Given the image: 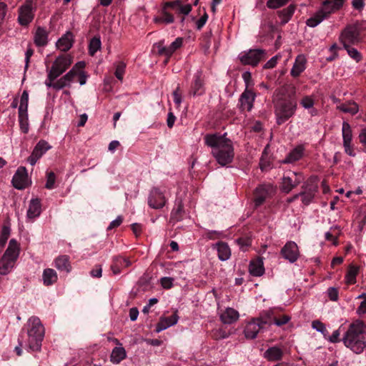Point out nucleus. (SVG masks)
Returning <instances> with one entry per match:
<instances>
[{"label":"nucleus","mask_w":366,"mask_h":366,"mask_svg":"<svg viewBox=\"0 0 366 366\" xmlns=\"http://www.w3.org/2000/svg\"><path fill=\"white\" fill-rule=\"evenodd\" d=\"M205 144L212 148V154L222 166L232 162L234 157V149L230 139L226 134H207L204 138Z\"/></svg>","instance_id":"obj_1"},{"label":"nucleus","mask_w":366,"mask_h":366,"mask_svg":"<svg viewBox=\"0 0 366 366\" xmlns=\"http://www.w3.org/2000/svg\"><path fill=\"white\" fill-rule=\"evenodd\" d=\"M365 324L357 320L350 324L342 337L344 345L356 354H360L366 347V339L364 335Z\"/></svg>","instance_id":"obj_2"},{"label":"nucleus","mask_w":366,"mask_h":366,"mask_svg":"<svg viewBox=\"0 0 366 366\" xmlns=\"http://www.w3.org/2000/svg\"><path fill=\"white\" fill-rule=\"evenodd\" d=\"M28 339L26 346L30 351L39 352L44 337V327L37 317H31L27 322Z\"/></svg>","instance_id":"obj_3"},{"label":"nucleus","mask_w":366,"mask_h":366,"mask_svg":"<svg viewBox=\"0 0 366 366\" xmlns=\"http://www.w3.org/2000/svg\"><path fill=\"white\" fill-rule=\"evenodd\" d=\"M345 0H324L322 7L306 21L307 26L314 28L324 20L327 19L332 14L339 11Z\"/></svg>","instance_id":"obj_4"},{"label":"nucleus","mask_w":366,"mask_h":366,"mask_svg":"<svg viewBox=\"0 0 366 366\" xmlns=\"http://www.w3.org/2000/svg\"><path fill=\"white\" fill-rule=\"evenodd\" d=\"M19 254V245L14 239H11L8 248L0 259V274L6 275L11 271Z\"/></svg>","instance_id":"obj_5"},{"label":"nucleus","mask_w":366,"mask_h":366,"mask_svg":"<svg viewBox=\"0 0 366 366\" xmlns=\"http://www.w3.org/2000/svg\"><path fill=\"white\" fill-rule=\"evenodd\" d=\"M167 200V193L164 187H153L149 190L147 204L152 209H162L166 205Z\"/></svg>","instance_id":"obj_6"},{"label":"nucleus","mask_w":366,"mask_h":366,"mask_svg":"<svg viewBox=\"0 0 366 366\" xmlns=\"http://www.w3.org/2000/svg\"><path fill=\"white\" fill-rule=\"evenodd\" d=\"M296 109L297 103L292 100L278 104L275 109L277 124L280 125L292 117L295 114Z\"/></svg>","instance_id":"obj_7"},{"label":"nucleus","mask_w":366,"mask_h":366,"mask_svg":"<svg viewBox=\"0 0 366 366\" xmlns=\"http://www.w3.org/2000/svg\"><path fill=\"white\" fill-rule=\"evenodd\" d=\"M265 57V50L260 49H249L239 54V59L242 64L252 66H257Z\"/></svg>","instance_id":"obj_8"},{"label":"nucleus","mask_w":366,"mask_h":366,"mask_svg":"<svg viewBox=\"0 0 366 366\" xmlns=\"http://www.w3.org/2000/svg\"><path fill=\"white\" fill-rule=\"evenodd\" d=\"M266 325H272V322L266 317V315L261 316L260 317L254 319L253 320L249 322L246 325L244 331L246 338H247V339L256 338L258 332Z\"/></svg>","instance_id":"obj_9"},{"label":"nucleus","mask_w":366,"mask_h":366,"mask_svg":"<svg viewBox=\"0 0 366 366\" xmlns=\"http://www.w3.org/2000/svg\"><path fill=\"white\" fill-rule=\"evenodd\" d=\"M275 192L271 184H262L254 192V205L255 208L261 206L267 199L271 197Z\"/></svg>","instance_id":"obj_10"},{"label":"nucleus","mask_w":366,"mask_h":366,"mask_svg":"<svg viewBox=\"0 0 366 366\" xmlns=\"http://www.w3.org/2000/svg\"><path fill=\"white\" fill-rule=\"evenodd\" d=\"M71 64V59L69 55H60L55 59L49 71L53 77H59Z\"/></svg>","instance_id":"obj_11"},{"label":"nucleus","mask_w":366,"mask_h":366,"mask_svg":"<svg viewBox=\"0 0 366 366\" xmlns=\"http://www.w3.org/2000/svg\"><path fill=\"white\" fill-rule=\"evenodd\" d=\"M34 16L32 1L26 0L25 3L19 8L18 22L20 25L26 26L32 21Z\"/></svg>","instance_id":"obj_12"},{"label":"nucleus","mask_w":366,"mask_h":366,"mask_svg":"<svg viewBox=\"0 0 366 366\" xmlns=\"http://www.w3.org/2000/svg\"><path fill=\"white\" fill-rule=\"evenodd\" d=\"M340 41L343 46L355 44L359 41V31L354 25L347 26L341 33Z\"/></svg>","instance_id":"obj_13"},{"label":"nucleus","mask_w":366,"mask_h":366,"mask_svg":"<svg viewBox=\"0 0 366 366\" xmlns=\"http://www.w3.org/2000/svg\"><path fill=\"white\" fill-rule=\"evenodd\" d=\"M280 253L283 258L290 263L295 262L300 257L298 246L292 241L287 242L281 249Z\"/></svg>","instance_id":"obj_14"},{"label":"nucleus","mask_w":366,"mask_h":366,"mask_svg":"<svg viewBox=\"0 0 366 366\" xmlns=\"http://www.w3.org/2000/svg\"><path fill=\"white\" fill-rule=\"evenodd\" d=\"M290 175L284 176L282 178L281 190L285 193H289L296 187L302 180L301 174L292 172Z\"/></svg>","instance_id":"obj_15"},{"label":"nucleus","mask_w":366,"mask_h":366,"mask_svg":"<svg viewBox=\"0 0 366 366\" xmlns=\"http://www.w3.org/2000/svg\"><path fill=\"white\" fill-rule=\"evenodd\" d=\"M13 186L17 189H24L29 184L27 172L25 167L17 169L12 178Z\"/></svg>","instance_id":"obj_16"},{"label":"nucleus","mask_w":366,"mask_h":366,"mask_svg":"<svg viewBox=\"0 0 366 366\" xmlns=\"http://www.w3.org/2000/svg\"><path fill=\"white\" fill-rule=\"evenodd\" d=\"M49 149L51 146L45 140H40L32 151L31 154L28 157V162L31 165H34Z\"/></svg>","instance_id":"obj_17"},{"label":"nucleus","mask_w":366,"mask_h":366,"mask_svg":"<svg viewBox=\"0 0 366 366\" xmlns=\"http://www.w3.org/2000/svg\"><path fill=\"white\" fill-rule=\"evenodd\" d=\"M205 92L204 86V79L202 76V72L198 71L194 75L192 82L191 84L189 95L195 97V96H201Z\"/></svg>","instance_id":"obj_18"},{"label":"nucleus","mask_w":366,"mask_h":366,"mask_svg":"<svg viewBox=\"0 0 366 366\" xmlns=\"http://www.w3.org/2000/svg\"><path fill=\"white\" fill-rule=\"evenodd\" d=\"M255 97L256 95L252 90L245 89L239 99L240 109L242 111H251Z\"/></svg>","instance_id":"obj_19"},{"label":"nucleus","mask_w":366,"mask_h":366,"mask_svg":"<svg viewBox=\"0 0 366 366\" xmlns=\"http://www.w3.org/2000/svg\"><path fill=\"white\" fill-rule=\"evenodd\" d=\"M305 148L304 145L299 144L292 149L286 157L282 161L283 164H292L299 161L304 156Z\"/></svg>","instance_id":"obj_20"},{"label":"nucleus","mask_w":366,"mask_h":366,"mask_svg":"<svg viewBox=\"0 0 366 366\" xmlns=\"http://www.w3.org/2000/svg\"><path fill=\"white\" fill-rule=\"evenodd\" d=\"M164 9H172L177 14H183L187 15L192 11V6L190 4L182 5L180 0L174 1L166 2L163 6Z\"/></svg>","instance_id":"obj_21"},{"label":"nucleus","mask_w":366,"mask_h":366,"mask_svg":"<svg viewBox=\"0 0 366 366\" xmlns=\"http://www.w3.org/2000/svg\"><path fill=\"white\" fill-rule=\"evenodd\" d=\"M179 317L174 313L169 317H162L160 318L159 322L157 324L155 331L160 332L168 327L176 325L178 322Z\"/></svg>","instance_id":"obj_22"},{"label":"nucleus","mask_w":366,"mask_h":366,"mask_svg":"<svg viewBox=\"0 0 366 366\" xmlns=\"http://www.w3.org/2000/svg\"><path fill=\"white\" fill-rule=\"evenodd\" d=\"M307 59L305 55L299 54L294 62L290 74L293 77L299 76L306 69Z\"/></svg>","instance_id":"obj_23"},{"label":"nucleus","mask_w":366,"mask_h":366,"mask_svg":"<svg viewBox=\"0 0 366 366\" xmlns=\"http://www.w3.org/2000/svg\"><path fill=\"white\" fill-rule=\"evenodd\" d=\"M41 201L38 198L31 199L29 202L27 210L26 217L28 219L33 220L41 214Z\"/></svg>","instance_id":"obj_24"},{"label":"nucleus","mask_w":366,"mask_h":366,"mask_svg":"<svg viewBox=\"0 0 366 366\" xmlns=\"http://www.w3.org/2000/svg\"><path fill=\"white\" fill-rule=\"evenodd\" d=\"M217 249L218 258L221 261H227L231 257V249L229 245L224 242H219L212 246Z\"/></svg>","instance_id":"obj_25"},{"label":"nucleus","mask_w":366,"mask_h":366,"mask_svg":"<svg viewBox=\"0 0 366 366\" xmlns=\"http://www.w3.org/2000/svg\"><path fill=\"white\" fill-rule=\"evenodd\" d=\"M49 32L45 28L39 26L34 34V41L37 46H44L48 43Z\"/></svg>","instance_id":"obj_26"},{"label":"nucleus","mask_w":366,"mask_h":366,"mask_svg":"<svg viewBox=\"0 0 366 366\" xmlns=\"http://www.w3.org/2000/svg\"><path fill=\"white\" fill-rule=\"evenodd\" d=\"M73 34L70 31H67L65 34H64L61 38H60L56 45V47L62 51H66L70 49L73 44Z\"/></svg>","instance_id":"obj_27"},{"label":"nucleus","mask_w":366,"mask_h":366,"mask_svg":"<svg viewBox=\"0 0 366 366\" xmlns=\"http://www.w3.org/2000/svg\"><path fill=\"white\" fill-rule=\"evenodd\" d=\"M131 265V262L127 258L122 257H114L113 262L111 265V269L114 274H118L121 272L122 269L127 267Z\"/></svg>","instance_id":"obj_28"},{"label":"nucleus","mask_w":366,"mask_h":366,"mask_svg":"<svg viewBox=\"0 0 366 366\" xmlns=\"http://www.w3.org/2000/svg\"><path fill=\"white\" fill-rule=\"evenodd\" d=\"M239 312L231 307L227 308L221 315L220 319L224 324H232L239 319Z\"/></svg>","instance_id":"obj_29"},{"label":"nucleus","mask_w":366,"mask_h":366,"mask_svg":"<svg viewBox=\"0 0 366 366\" xmlns=\"http://www.w3.org/2000/svg\"><path fill=\"white\" fill-rule=\"evenodd\" d=\"M54 265L58 270L69 273L71 270V266L68 255H60L54 260Z\"/></svg>","instance_id":"obj_30"},{"label":"nucleus","mask_w":366,"mask_h":366,"mask_svg":"<svg viewBox=\"0 0 366 366\" xmlns=\"http://www.w3.org/2000/svg\"><path fill=\"white\" fill-rule=\"evenodd\" d=\"M283 350L277 346L269 347L264 353V357L268 361L274 362L282 359Z\"/></svg>","instance_id":"obj_31"},{"label":"nucleus","mask_w":366,"mask_h":366,"mask_svg":"<svg viewBox=\"0 0 366 366\" xmlns=\"http://www.w3.org/2000/svg\"><path fill=\"white\" fill-rule=\"evenodd\" d=\"M127 357V352L125 349L122 347H115L113 348L112 353L110 355V361L113 364H119L122 360L126 359Z\"/></svg>","instance_id":"obj_32"},{"label":"nucleus","mask_w":366,"mask_h":366,"mask_svg":"<svg viewBox=\"0 0 366 366\" xmlns=\"http://www.w3.org/2000/svg\"><path fill=\"white\" fill-rule=\"evenodd\" d=\"M57 273L54 269L47 268L44 270L42 274V280L44 285H51L57 281Z\"/></svg>","instance_id":"obj_33"},{"label":"nucleus","mask_w":366,"mask_h":366,"mask_svg":"<svg viewBox=\"0 0 366 366\" xmlns=\"http://www.w3.org/2000/svg\"><path fill=\"white\" fill-rule=\"evenodd\" d=\"M174 21V16L164 8H162L160 14L154 18V21L156 24H169L173 23Z\"/></svg>","instance_id":"obj_34"},{"label":"nucleus","mask_w":366,"mask_h":366,"mask_svg":"<svg viewBox=\"0 0 366 366\" xmlns=\"http://www.w3.org/2000/svg\"><path fill=\"white\" fill-rule=\"evenodd\" d=\"M337 109L352 115L357 114L359 111V107L355 102H347L344 104H340L337 106Z\"/></svg>","instance_id":"obj_35"},{"label":"nucleus","mask_w":366,"mask_h":366,"mask_svg":"<svg viewBox=\"0 0 366 366\" xmlns=\"http://www.w3.org/2000/svg\"><path fill=\"white\" fill-rule=\"evenodd\" d=\"M296 7L293 4H290L287 8L278 11L279 17L281 19L282 24H287L293 16Z\"/></svg>","instance_id":"obj_36"},{"label":"nucleus","mask_w":366,"mask_h":366,"mask_svg":"<svg viewBox=\"0 0 366 366\" xmlns=\"http://www.w3.org/2000/svg\"><path fill=\"white\" fill-rule=\"evenodd\" d=\"M79 72L76 71V68H72L69 72L59 79L62 88L70 86Z\"/></svg>","instance_id":"obj_37"},{"label":"nucleus","mask_w":366,"mask_h":366,"mask_svg":"<svg viewBox=\"0 0 366 366\" xmlns=\"http://www.w3.org/2000/svg\"><path fill=\"white\" fill-rule=\"evenodd\" d=\"M249 270L252 276H262L264 272L263 262L260 260L251 262L249 264Z\"/></svg>","instance_id":"obj_38"},{"label":"nucleus","mask_w":366,"mask_h":366,"mask_svg":"<svg viewBox=\"0 0 366 366\" xmlns=\"http://www.w3.org/2000/svg\"><path fill=\"white\" fill-rule=\"evenodd\" d=\"M359 272V267L350 265L345 275V282L347 285H353L356 282V277Z\"/></svg>","instance_id":"obj_39"},{"label":"nucleus","mask_w":366,"mask_h":366,"mask_svg":"<svg viewBox=\"0 0 366 366\" xmlns=\"http://www.w3.org/2000/svg\"><path fill=\"white\" fill-rule=\"evenodd\" d=\"M289 0H268L267 1V6L269 9H276L285 5ZM264 2V0H257L256 7H259Z\"/></svg>","instance_id":"obj_40"},{"label":"nucleus","mask_w":366,"mask_h":366,"mask_svg":"<svg viewBox=\"0 0 366 366\" xmlns=\"http://www.w3.org/2000/svg\"><path fill=\"white\" fill-rule=\"evenodd\" d=\"M342 134L343 139V144L352 143V133L350 124L347 122H343L342 127Z\"/></svg>","instance_id":"obj_41"},{"label":"nucleus","mask_w":366,"mask_h":366,"mask_svg":"<svg viewBox=\"0 0 366 366\" xmlns=\"http://www.w3.org/2000/svg\"><path fill=\"white\" fill-rule=\"evenodd\" d=\"M317 189L315 187L310 188L307 191H303L300 193L302 197V202L304 204L308 205L312 201Z\"/></svg>","instance_id":"obj_42"},{"label":"nucleus","mask_w":366,"mask_h":366,"mask_svg":"<svg viewBox=\"0 0 366 366\" xmlns=\"http://www.w3.org/2000/svg\"><path fill=\"white\" fill-rule=\"evenodd\" d=\"M101 40L98 36L93 37L89 44V53L91 56H94L97 51L101 49Z\"/></svg>","instance_id":"obj_43"},{"label":"nucleus","mask_w":366,"mask_h":366,"mask_svg":"<svg viewBox=\"0 0 366 366\" xmlns=\"http://www.w3.org/2000/svg\"><path fill=\"white\" fill-rule=\"evenodd\" d=\"M184 212V207L181 201L177 203V207L174 208L171 213V219L178 222L182 219Z\"/></svg>","instance_id":"obj_44"},{"label":"nucleus","mask_w":366,"mask_h":366,"mask_svg":"<svg viewBox=\"0 0 366 366\" xmlns=\"http://www.w3.org/2000/svg\"><path fill=\"white\" fill-rule=\"evenodd\" d=\"M56 78L57 77H53V76L51 75V72H49L48 71L47 79L45 81L46 86L49 88L52 87L56 90H60V89H63L59 79H58L56 81L54 82V81Z\"/></svg>","instance_id":"obj_45"},{"label":"nucleus","mask_w":366,"mask_h":366,"mask_svg":"<svg viewBox=\"0 0 366 366\" xmlns=\"http://www.w3.org/2000/svg\"><path fill=\"white\" fill-rule=\"evenodd\" d=\"M266 317L272 322V325L274 324L277 326H282L290 320V317L287 315H283L280 318H272L269 312L266 313Z\"/></svg>","instance_id":"obj_46"},{"label":"nucleus","mask_w":366,"mask_h":366,"mask_svg":"<svg viewBox=\"0 0 366 366\" xmlns=\"http://www.w3.org/2000/svg\"><path fill=\"white\" fill-rule=\"evenodd\" d=\"M343 48L347 51L350 57L356 62H360L362 60V54L356 49L352 47L351 45L343 46Z\"/></svg>","instance_id":"obj_47"},{"label":"nucleus","mask_w":366,"mask_h":366,"mask_svg":"<svg viewBox=\"0 0 366 366\" xmlns=\"http://www.w3.org/2000/svg\"><path fill=\"white\" fill-rule=\"evenodd\" d=\"M19 127H20L21 131L24 134L28 133L29 128L28 115L19 114Z\"/></svg>","instance_id":"obj_48"},{"label":"nucleus","mask_w":366,"mask_h":366,"mask_svg":"<svg viewBox=\"0 0 366 366\" xmlns=\"http://www.w3.org/2000/svg\"><path fill=\"white\" fill-rule=\"evenodd\" d=\"M300 105L305 109H311L315 104V99L312 96H305L300 102Z\"/></svg>","instance_id":"obj_49"},{"label":"nucleus","mask_w":366,"mask_h":366,"mask_svg":"<svg viewBox=\"0 0 366 366\" xmlns=\"http://www.w3.org/2000/svg\"><path fill=\"white\" fill-rule=\"evenodd\" d=\"M312 327L319 332H321L325 337L328 334L325 324L319 320H314L312 322Z\"/></svg>","instance_id":"obj_50"},{"label":"nucleus","mask_w":366,"mask_h":366,"mask_svg":"<svg viewBox=\"0 0 366 366\" xmlns=\"http://www.w3.org/2000/svg\"><path fill=\"white\" fill-rule=\"evenodd\" d=\"M183 44V38L178 37L169 46V54L170 56L172 55V54L179 48H180L182 46Z\"/></svg>","instance_id":"obj_51"},{"label":"nucleus","mask_w":366,"mask_h":366,"mask_svg":"<svg viewBox=\"0 0 366 366\" xmlns=\"http://www.w3.org/2000/svg\"><path fill=\"white\" fill-rule=\"evenodd\" d=\"M10 235V229L8 227H4L1 229L0 237V247H3L6 244Z\"/></svg>","instance_id":"obj_52"},{"label":"nucleus","mask_w":366,"mask_h":366,"mask_svg":"<svg viewBox=\"0 0 366 366\" xmlns=\"http://www.w3.org/2000/svg\"><path fill=\"white\" fill-rule=\"evenodd\" d=\"M126 64L120 61L117 64L116 70H115V76L116 77L119 79L122 80L123 76L125 71Z\"/></svg>","instance_id":"obj_53"},{"label":"nucleus","mask_w":366,"mask_h":366,"mask_svg":"<svg viewBox=\"0 0 366 366\" xmlns=\"http://www.w3.org/2000/svg\"><path fill=\"white\" fill-rule=\"evenodd\" d=\"M55 180H56L55 174L53 172H48L45 187L48 189H53L54 187Z\"/></svg>","instance_id":"obj_54"},{"label":"nucleus","mask_w":366,"mask_h":366,"mask_svg":"<svg viewBox=\"0 0 366 366\" xmlns=\"http://www.w3.org/2000/svg\"><path fill=\"white\" fill-rule=\"evenodd\" d=\"M174 279L169 277H164L161 278L160 282L163 288L164 289H170L173 286Z\"/></svg>","instance_id":"obj_55"},{"label":"nucleus","mask_w":366,"mask_h":366,"mask_svg":"<svg viewBox=\"0 0 366 366\" xmlns=\"http://www.w3.org/2000/svg\"><path fill=\"white\" fill-rule=\"evenodd\" d=\"M156 46L158 49V53L160 55H164L167 57L170 56V55L168 53V51H169L168 46H165L164 45L163 41H159V42L157 43Z\"/></svg>","instance_id":"obj_56"},{"label":"nucleus","mask_w":366,"mask_h":366,"mask_svg":"<svg viewBox=\"0 0 366 366\" xmlns=\"http://www.w3.org/2000/svg\"><path fill=\"white\" fill-rule=\"evenodd\" d=\"M351 4L355 10L362 11L365 6V0H352Z\"/></svg>","instance_id":"obj_57"},{"label":"nucleus","mask_w":366,"mask_h":366,"mask_svg":"<svg viewBox=\"0 0 366 366\" xmlns=\"http://www.w3.org/2000/svg\"><path fill=\"white\" fill-rule=\"evenodd\" d=\"M206 237L209 239H216L223 237V232L216 230H209L206 233Z\"/></svg>","instance_id":"obj_58"},{"label":"nucleus","mask_w":366,"mask_h":366,"mask_svg":"<svg viewBox=\"0 0 366 366\" xmlns=\"http://www.w3.org/2000/svg\"><path fill=\"white\" fill-rule=\"evenodd\" d=\"M279 57L280 56L278 55H276V56H273L272 58H271L269 61H267L264 64L263 68L265 69L274 68L277 63V60H278Z\"/></svg>","instance_id":"obj_59"},{"label":"nucleus","mask_w":366,"mask_h":366,"mask_svg":"<svg viewBox=\"0 0 366 366\" xmlns=\"http://www.w3.org/2000/svg\"><path fill=\"white\" fill-rule=\"evenodd\" d=\"M208 19V15L204 11V14L197 21L196 27L198 30H200L206 24Z\"/></svg>","instance_id":"obj_60"},{"label":"nucleus","mask_w":366,"mask_h":366,"mask_svg":"<svg viewBox=\"0 0 366 366\" xmlns=\"http://www.w3.org/2000/svg\"><path fill=\"white\" fill-rule=\"evenodd\" d=\"M122 220H123L122 217L118 216L114 220H113L112 222H110L109 225L107 227V229L111 230L112 229H114V228L119 227L122 224Z\"/></svg>","instance_id":"obj_61"},{"label":"nucleus","mask_w":366,"mask_h":366,"mask_svg":"<svg viewBox=\"0 0 366 366\" xmlns=\"http://www.w3.org/2000/svg\"><path fill=\"white\" fill-rule=\"evenodd\" d=\"M329 298L332 301H336L338 299V291L335 287H330L327 290Z\"/></svg>","instance_id":"obj_62"},{"label":"nucleus","mask_w":366,"mask_h":366,"mask_svg":"<svg viewBox=\"0 0 366 366\" xmlns=\"http://www.w3.org/2000/svg\"><path fill=\"white\" fill-rule=\"evenodd\" d=\"M102 273V269L101 265H96L90 272L91 276L93 277H101Z\"/></svg>","instance_id":"obj_63"},{"label":"nucleus","mask_w":366,"mask_h":366,"mask_svg":"<svg viewBox=\"0 0 366 366\" xmlns=\"http://www.w3.org/2000/svg\"><path fill=\"white\" fill-rule=\"evenodd\" d=\"M359 297H363V300L357 309V312L359 314H365L366 313V295H360Z\"/></svg>","instance_id":"obj_64"}]
</instances>
